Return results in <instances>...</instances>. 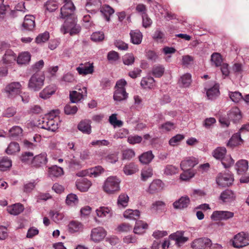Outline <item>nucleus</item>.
<instances>
[{
    "label": "nucleus",
    "instance_id": "obj_1",
    "mask_svg": "<svg viewBox=\"0 0 249 249\" xmlns=\"http://www.w3.org/2000/svg\"><path fill=\"white\" fill-rule=\"evenodd\" d=\"M81 29L80 26L77 24L76 17H70L65 19L61 27V31L63 34L69 33L71 36L78 34Z\"/></svg>",
    "mask_w": 249,
    "mask_h": 249
},
{
    "label": "nucleus",
    "instance_id": "obj_2",
    "mask_svg": "<svg viewBox=\"0 0 249 249\" xmlns=\"http://www.w3.org/2000/svg\"><path fill=\"white\" fill-rule=\"evenodd\" d=\"M58 117L51 114L46 115L39 120V127L52 132L55 131L58 128Z\"/></svg>",
    "mask_w": 249,
    "mask_h": 249
},
{
    "label": "nucleus",
    "instance_id": "obj_3",
    "mask_svg": "<svg viewBox=\"0 0 249 249\" xmlns=\"http://www.w3.org/2000/svg\"><path fill=\"white\" fill-rule=\"evenodd\" d=\"M120 180L116 177H108L104 182L103 190L108 194H113L120 190Z\"/></svg>",
    "mask_w": 249,
    "mask_h": 249
},
{
    "label": "nucleus",
    "instance_id": "obj_4",
    "mask_svg": "<svg viewBox=\"0 0 249 249\" xmlns=\"http://www.w3.org/2000/svg\"><path fill=\"white\" fill-rule=\"evenodd\" d=\"M45 75L42 72H36L30 77L28 87L34 91L39 90L43 86L45 81Z\"/></svg>",
    "mask_w": 249,
    "mask_h": 249
},
{
    "label": "nucleus",
    "instance_id": "obj_5",
    "mask_svg": "<svg viewBox=\"0 0 249 249\" xmlns=\"http://www.w3.org/2000/svg\"><path fill=\"white\" fill-rule=\"evenodd\" d=\"M64 5L61 8V18L63 19L71 17H76L74 14L75 7L72 0H63Z\"/></svg>",
    "mask_w": 249,
    "mask_h": 249
},
{
    "label": "nucleus",
    "instance_id": "obj_6",
    "mask_svg": "<svg viewBox=\"0 0 249 249\" xmlns=\"http://www.w3.org/2000/svg\"><path fill=\"white\" fill-rule=\"evenodd\" d=\"M123 215L126 218L137 220L139 218L140 212L137 210H133L131 209H127L124 211ZM133 231L135 234H140V228L138 221L136 222Z\"/></svg>",
    "mask_w": 249,
    "mask_h": 249
},
{
    "label": "nucleus",
    "instance_id": "obj_7",
    "mask_svg": "<svg viewBox=\"0 0 249 249\" xmlns=\"http://www.w3.org/2000/svg\"><path fill=\"white\" fill-rule=\"evenodd\" d=\"M231 242L232 246L236 248H242L249 244V240L244 232L235 235Z\"/></svg>",
    "mask_w": 249,
    "mask_h": 249
},
{
    "label": "nucleus",
    "instance_id": "obj_8",
    "mask_svg": "<svg viewBox=\"0 0 249 249\" xmlns=\"http://www.w3.org/2000/svg\"><path fill=\"white\" fill-rule=\"evenodd\" d=\"M107 235V231L102 227L93 228L91 231L90 239L95 243L102 241Z\"/></svg>",
    "mask_w": 249,
    "mask_h": 249
},
{
    "label": "nucleus",
    "instance_id": "obj_9",
    "mask_svg": "<svg viewBox=\"0 0 249 249\" xmlns=\"http://www.w3.org/2000/svg\"><path fill=\"white\" fill-rule=\"evenodd\" d=\"M78 91H72L70 92V98L72 103H77L87 96V88L82 87L81 88H76Z\"/></svg>",
    "mask_w": 249,
    "mask_h": 249
},
{
    "label": "nucleus",
    "instance_id": "obj_10",
    "mask_svg": "<svg viewBox=\"0 0 249 249\" xmlns=\"http://www.w3.org/2000/svg\"><path fill=\"white\" fill-rule=\"evenodd\" d=\"M211 245L212 241L209 238L202 237L194 240L191 244V247L193 249H205Z\"/></svg>",
    "mask_w": 249,
    "mask_h": 249
},
{
    "label": "nucleus",
    "instance_id": "obj_11",
    "mask_svg": "<svg viewBox=\"0 0 249 249\" xmlns=\"http://www.w3.org/2000/svg\"><path fill=\"white\" fill-rule=\"evenodd\" d=\"M21 85L19 82H12L8 85L5 88V91L8 94L9 98H14L18 95L20 91Z\"/></svg>",
    "mask_w": 249,
    "mask_h": 249
},
{
    "label": "nucleus",
    "instance_id": "obj_12",
    "mask_svg": "<svg viewBox=\"0 0 249 249\" xmlns=\"http://www.w3.org/2000/svg\"><path fill=\"white\" fill-rule=\"evenodd\" d=\"M234 216V213L230 211H215L211 216L212 219L213 220H227Z\"/></svg>",
    "mask_w": 249,
    "mask_h": 249
},
{
    "label": "nucleus",
    "instance_id": "obj_13",
    "mask_svg": "<svg viewBox=\"0 0 249 249\" xmlns=\"http://www.w3.org/2000/svg\"><path fill=\"white\" fill-rule=\"evenodd\" d=\"M233 181L232 176L229 174L220 173L216 178L217 183L222 187H226L231 185Z\"/></svg>",
    "mask_w": 249,
    "mask_h": 249
},
{
    "label": "nucleus",
    "instance_id": "obj_14",
    "mask_svg": "<svg viewBox=\"0 0 249 249\" xmlns=\"http://www.w3.org/2000/svg\"><path fill=\"white\" fill-rule=\"evenodd\" d=\"M48 161L47 154L42 153L34 157L32 159V167L38 168L45 165Z\"/></svg>",
    "mask_w": 249,
    "mask_h": 249
},
{
    "label": "nucleus",
    "instance_id": "obj_15",
    "mask_svg": "<svg viewBox=\"0 0 249 249\" xmlns=\"http://www.w3.org/2000/svg\"><path fill=\"white\" fill-rule=\"evenodd\" d=\"M164 188V184L161 180L155 179L150 184L147 192L151 194H154L161 191Z\"/></svg>",
    "mask_w": 249,
    "mask_h": 249
},
{
    "label": "nucleus",
    "instance_id": "obj_16",
    "mask_svg": "<svg viewBox=\"0 0 249 249\" xmlns=\"http://www.w3.org/2000/svg\"><path fill=\"white\" fill-rule=\"evenodd\" d=\"M57 87L54 84L50 85L46 87L40 93L39 97L43 99H47L54 94Z\"/></svg>",
    "mask_w": 249,
    "mask_h": 249
},
{
    "label": "nucleus",
    "instance_id": "obj_17",
    "mask_svg": "<svg viewBox=\"0 0 249 249\" xmlns=\"http://www.w3.org/2000/svg\"><path fill=\"white\" fill-rule=\"evenodd\" d=\"M35 17L33 15H26L22 27L26 30L32 31L35 28Z\"/></svg>",
    "mask_w": 249,
    "mask_h": 249
},
{
    "label": "nucleus",
    "instance_id": "obj_18",
    "mask_svg": "<svg viewBox=\"0 0 249 249\" xmlns=\"http://www.w3.org/2000/svg\"><path fill=\"white\" fill-rule=\"evenodd\" d=\"M17 60V56L15 53L11 50H7L2 56L1 62L4 64H11Z\"/></svg>",
    "mask_w": 249,
    "mask_h": 249
},
{
    "label": "nucleus",
    "instance_id": "obj_19",
    "mask_svg": "<svg viewBox=\"0 0 249 249\" xmlns=\"http://www.w3.org/2000/svg\"><path fill=\"white\" fill-rule=\"evenodd\" d=\"M227 115L229 119L234 123L239 121L242 118L241 112L239 108L236 107H232L229 111Z\"/></svg>",
    "mask_w": 249,
    "mask_h": 249
},
{
    "label": "nucleus",
    "instance_id": "obj_20",
    "mask_svg": "<svg viewBox=\"0 0 249 249\" xmlns=\"http://www.w3.org/2000/svg\"><path fill=\"white\" fill-rule=\"evenodd\" d=\"M197 163L198 161L195 158H189L181 162L180 168L182 170H192V168Z\"/></svg>",
    "mask_w": 249,
    "mask_h": 249
},
{
    "label": "nucleus",
    "instance_id": "obj_21",
    "mask_svg": "<svg viewBox=\"0 0 249 249\" xmlns=\"http://www.w3.org/2000/svg\"><path fill=\"white\" fill-rule=\"evenodd\" d=\"M190 200L188 196H182L178 200L174 202L173 207L176 209H182L187 208L189 205Z\"/></svg>",
    "mask_w": 249,
    "mask_h": 249
},
{
    "label": "nucleus",
    "instance_id": "obj_22",
    "mask_svg": "<svg viewBox=\"0 0 249 249\" xmlns=\"http://www.w3.org/2000/svg\"><path fill=\"white\" fill-rule=\"evenodd\" d=\"M76 70L79 74L85 75L88 74H91L94 71L93 66L92 64H81L76 68Z\"/></svg>",
    "mask_w": 249,
    "mask_h": 249
},
{
    "label": "nucleus",
    "instance_id": "obj_23",
    "mask_svg": "<svg viewBox=\"0 0 249 249\" xmlns=\"http://www.w3.org/2000/svg\"><path fill=\"white\" fill-rule=\"evenodd\" d=\"M99 156L102 160L111 163H115L118 160V154L116 153L107 155L105 151H102L99 153Z\"/></svg>",
    "mask_w": 249,
    "mask_h": 249
},
{
    "label": "nucleus",
    "instance_id": "obj_24",
    "mask_svg": "<svg viewBox=\"0 0 249 249\" xmlns=\"http://www.w3.org/2000/svg\"><path fill=\"white\" fill-rule=\"evenodd\" d=\"M91 185V182L86 178H83L76 182L77 188L81 192H86Z\"/></svg>",
    "mask_w": 249,
    "mask_h": 249
},
{
    "label": "nucleus",
    "instance_id": "obj_25",
    "mask_svg": "<svg viewBox=\"0 0 249 249\" xmlns=\"http://www.w3.org/2000/svg\"><path fill=\"white\" fill-rule=\"evenodd\" d=\"M64 160L71 169H78L80 167V161L74 159V156L73 154L71 155L70 157L69 156L65 157Z\"/></svg>",
    "mask_w": 249,
    "mask_h": 249
},
{
    "label": "nucleus",
    "instance_id": "obj_26",
    "mask_svg": "<svg viewBox=\"0 0 249 249\" xmlns=\"http://www.w3.org/2000/svg\"><path fill=\"white\" fill-rule=\"evenodd\" d=\"M128 97V93L125 89H116L113 95V99L115 101H121Z\"/></svg>",
    "mask_w": 249,
    "mask_h": 249
},
{
    "label": "nucleus",
    "instance_id": "obj_27",
    "mask_svg": "<svg viewBox=\"0 0 249 249\" xmlns=\"http://www.w3.org/2000/svg\"><path fill=\"white\" fill-rule=\"evenodd\" d=\"M83 229V225L77 221H71L68 225V230L71 233L80 232L82 231Z\"/></svg>",
    "mask_w": 249,
    "mask_h": 249
},
{
    "label": "nucleus",
    "instance_id": "obj_28",
    "mask_svg": "<svg viewBox=\"0 0 249 249\" xmlns=\"http://www.w3.org/2000/svg\"><path fill=\"white\" fill-rule=\"evenodd\" d=\"M146 7L143 4H141V15L142 18V26L144 28L150 27L152 23V21L145 13Z\"/></svg>",
    "mask_w": 249,
    "mask_h": 249
},
{
    "label": "nucleus",
    "instance_id": "obj_29",
    "mask_svg": "<svg viewBox=\"0 0 249 249\" xmlns=\"http://www.w3.org/2000/svg\"><path fill=\"white\" fill-rule=\"evenodd\" d=\"M78 128L84 133L89 134L91 133L90 121L89 120H83L80 122L78 125Z\"/></svg>",
    "mask_w": 249,
    "mask_h": 249
},
{
    "label": "nucleus",
    "instance_id": "obj_30",
    "mask_svg": "<svg viewBox=\"0 0 249 249\" xmlns=\"http://www.w3.org/2000/svg\"><path fill=\"white\" fill-rule=\"evenodd\" d=\"M31 60V54L29 53L24 52L20 53L17 58V63L20 65L27 64Z\"/></svg>",
    "mask_w": 249,
    "mask_h": 249
},
{
    "label": "nucleus",
    "instance_id": "obj_31",
    "mask_svg": "<svg viewBox=\"0 0 249 249\" xmlns=\"http://www.w3.org/2000/svg\"><path fill=\"white\" fill-rule=\"evenodd\" d=\"M64 173L63 168L57 165H54L50 167L48 170V174L50 177H58Z\"/></svg>",
    "mask_w": 249,
    "mask_h": 249
},
{
    "label": "nucleus",
    "instance_id": "obj_32",
    "mask_svg": "<svg viewBox=\"0 0 249 249\" xmlns=\"http://www.w3.org/2000/svg\"><path fill=\"white\" fill-rule=\"evenodd\" d=\"M24 210L23 206L19 203L15 204L8 207L7 211L11 214L18 215L21 213Z\"/></svg>",
    "mask_w": 249,
    "mask_h": 249
},
{
    "label": "nucleus",
    "instance_id": "obj_33",
    "mask_svg": "<svg viewBox=\"0 0 249 249\" xmlns=\"http://www.w3.org/2000/svg\"><path fill=\"white\" fill-rule=\"evenodd\" d=\"M100 11L107 21H110V17L114 13V9L108 5H103L101 7Z\"/></svg>",
    "mask_w": 249,
    "mask_h": 249
},
{
    "label": "nucleus",
    "instance_id": "obj_34",
    "mask_svg": "<svg viewBox=\"0 0 249 249\" xmlns=\"http://www.w3.org/2000/svg\"><path fill=\"white\" fill-rule=\"evenodd\" d=\"M248 162L246 160H242L238 161L236 164V169L239 174H242L247 171L248 169Z\"/></svg>",
    "mask_w": 249,
    "mask_h": 249
},
{
    "label": "nucleus",
    "instance_id": "obj_35",
    "mask_svg": "<svg viewBox=\"0 0 249 249\" xmlns=\"http://www.w3.org/2000/svg\"><path fill=\"white\" fill-rule=\"evenodd\" d=\"M101 6L100 0H87L86 3V7L87 8H90L93 7V8L90 9L91 11L90 13H96L99 7Z\"/></svg>",
    "mask_w": 249,
    "mask_h": 249
},
{
    "label": "nucleus",
    "instance_id": "obj_36",
    "mask_svg": "<svg viewBox=\"0 0 249 249\" xmlns=\"http://www.w3.org/2000/svg\"><path fill=\"white\" fill-rule=\"evenodd\" d=\"M34 158V154L30 152H25L22 153L20 159L22 163L32 165V159Z\"/></svg>",
    "mask_w": 249,
    "mask_h": 249
},
{
    "label": "nucleus",
    "instance_id": "obj_37",
    "mask_svg": "<svg viewBox=\"0 0 249 249\" xmlns=\"http://www.w3.org/2000/svg\"><path fill=\"white\" fill-rule=\"evenodd\" d=\"M243 142L241 138L240 132L234 134L230 139L228 144L231 146H236L241 144Z\"/></svg>",
    "mask_w": 249,
    "mask_h": 249
},
{
    "label": "nucleus",
    "instance_id": "obj_38",
    "mask_svg": "<svg viewBox=\"0 0 249 249\" xmlns=\"http://www.w3.org/2000/svg\"><path fill=\"white\" fill-rule=\"evenodd\" d=\"M227 150L224 147H218L216 148L212 153L213 157L216 159L221 160L226 155Z\"/></svg>",
    "mask_w": 249,
    "mask_h": 249
},
{
    "label": "nucleus",
    "instance_id": "obj_39",
    "mask_svg": "<svg viewBox=\"0 0 249 249\" xmlns=\"http://www.w3.org/2000/svg\"><path fill=\"white\" fill-rule=\"evenodd\" d=\"M44 6L48 12H53L58 8V4L55 0H49L45 2Z\"/></svg>",
    "mask_w": 249,
    "mask_h": 249
},
{
    "label": "nucleus",
    "instance_id": "obj_40",
    "mask_svg": "<svg viewBox=\"0 0 249 249\" xmlns=\"http://www.w3.org/2000/svg\"><path fill=\"white\" fill-rule=\"evenodd\" d=\"M22 129L18 126H14L9 131V136L15 139L21 136L22 134Z\"/></svg>",
    "mask_w": 249,
    "mask_h": 249
},
{
    "label": "nucleus",
    "instance_id": "obj_41",
    "mask_svg": "<svg viewBox=\"0 0 249 249\" xmlns=\"http://www.w3.org/2000/svg\"><path fill=\"white\" fill-rule=\"evenodd\" d=\"M20 151L19 144L17 142H11L5 150L6 153L8 155H12Z\"/></svg>",
    "mask_w": 249,
    "mask_h": 249
},
{
    "label": "nucleus",
    "instance_id": "obj_42",
    "mask_svg": "<svg viewBox=\"0 0 249 249\" xmlns=\"http://www.w3.org/2000/svg\"><path fill=\"white\" fill-rule=\"evenodd\" d=\"M12 165L11 160L7 157H2L0 159V170L5 171Z\"/></svg>",
    "mask_w": 249,
    "mask_h": 249
},
{
    "label": "nucleus",
    "instance_id": "obj_43",
    "mask_svg": "<svg viewBox=\"0 0 249 249\" xmlns=\"http://www.w3.org/2000/svg\"><path fill=\"white\" fill-rule=\"evenodd\" d=\"M154 158L152 151H148L141 154V163L148 164Z\"/></svg>",
    "mask_w": 249,
    "mask_h": 249
},
{
    "label": "nucleus",
    "instance_id": "obj_44",
    "mask_svg": "<svg viewBox=\"0 0 249 249\" xmlns=\"http://www.w3.org/2000/svg\"><path fill=\"white\" fill-rule=\"evenodd\" d=\"M110 209L106 207H100L96 210L97 215L99 217L110 216Z\"/></svg>",
    "mask_w": 249,
    "mask_h": 249
},
{
    "label": "nucleus",
    "instance_id": "obj_45",
    "mask_svg": "<svg viewBox=\"0 0 249 249\" xmlns=\"http://www.w3.org/2000/svg\"><path fill=\"white\" fill-rule=\"evenodd\" d=\"M153 175L152 169L149 166H145L141 172V180L146 181Z\"/></svg>",
    "mask_w": 249,
    "mask_h": 249
},
{
    "label": "nucleus",
    "instance_id": "obj_46",
    "mask_svg": "<svg viewBox=\"0 0 249 249\" xmlns=\"http://www.w3.org/2000/svg\"><path fill=\"white\" fill-rule=\"evenodd\" d=\"M131 42L135 44L140 43V31L139 30H131L130 33Z\"/></svg>",
    "mask_w": 249,
    "mask_h": 249
},
{
    "label": "nucleus",
    "instance_id": "obj_47",
    "mask_svg": "<svg viewBox=\"0 0 249 249\" xmlns=\"http://www.w3.org/2000/svg\"><path fill=\"white\" fill-rule=\"evenodd\" d=\"M192 81L191 75L189 73H186L182 75L179 80L178 83L181 84L183 87H188Z\"/></svg>",
    "mask_w": 249,
    "mask_h": 249
},
{
    "label": "nucleus",
    "instance_id": "obj_48",
    "mask_svg": "<svg viewBox=\"0 0 249 249\" xmlns=\"http://www.w3.org/2000/svg\"><path fill=\"white\" fill-rule=\"evenodd\" d=\"M138 171V168L133 163L126 165L124 168V172L126 175H130Z\"/></svg>",
    "mask_w": 249,
    "mask_h": 249
},
{
    "label": "nucleus",
    "instance_id": "obj_49",
    "mask_svg": "<svg viewBox=\"0 0 249 249\" xmlns=\"http://www.w3.org/2000/svg\"><path fill=\"white\" fill-rule=\"evenodd\" d=\"M155 80L152 77H143L141 80V86L144 88H152L154 86Z\"/></svg>",
    "mask_w": 249,
    "mask_h": 249
},
{
    "label": "nucleus",
    "instance_id": "obj_50",
    "mask_svg": "<svg viewBox=\"0 0 249 249\" xmlns=\"http://www.w3.org/2000/svg\"><path fill=\"white\" fill-rule=\"evenodd\" d=\"M220 197L224 202H228L232 199L234 196L232 191L226 190L221 193Z\"/></svg>",
    "mask_w": 249,
    "mask_h": 249
},
{
    "label": "nucleus",
    "instance_id": "obj_51",
    "mask_svg": "<svg viewBox=\"0 0 249 249\" xmlns=\"http://www.w3.org/2000/svg\"><path fill=\"white\" fill-rule=\"evenodd\" d=\"M129 201V197L125 194H121L118 198V205L119 207L122 206L124 208L127 206Z\"/></svg>",
    "mask_w": 249,
    "mask_h": 249
},
{
    "label": "nucleus",
    "instance_id": "obj_52",
    "mask_svg": "<svg viewBox=\"0 0 249 249\" xmlns=\"http://www.w3.org/2000/svg\"><path fill=\"white\" fill-rule=\"evenodd\" d=\"M219 93L218 86L216 85L213 86L212 88L207 90V95L209 99H213L217 96Z\"/></svg>",
    "mask_w": 249,
    "mask_h": 249
},
{
    "label": "nucleus",
    "instance_id": "obj_53",
    "mask_svg": "<svg viewBox=\"0 0 249 249\" xmlns=\"http://www.w3.org/2000/svg\"><path fill=\"white\" fill-rule=\"evenodd\" d=\"M229 96L232 101L235 103H239L243 98L242 94L238 91H230L229 93Z\"/></svg>",
    "mask_w": 249,
    "mask_h": 249
},
{
    "label": "nucleus",
    "instance_id": "obj_54",
    "mask_svg": "<svg viewBox=\"0 0 249 249\" xmlns=\"http://www.w3.org/2000/svg\"><path fill=\"white\" fill-rule=\"evenodd\" d=\"M66 203L69 205H75L78 203V199L77 196L73 194L68 195L66 197Z\"/></svg>",
    "mask_w": 249,
    "mask_h": 249
},
{
    "label": "nucleus",
    "instance_id": "obj_55",
    "mask_svg": "<svg viewBox=\"0 0 249 249\" xmlns=\"http://www.w3.org/2000/svg\"><path fill=\"white\" fill-rule=\"evenodd\" d=\"M37 182L36 180H32L24 183L23 186V191L25 193H30L34 189Z\"/></svg>",
    "mask_w": 249,
    "mask_h": 249
},
{
    "label": "nucleus",
    "instance_id": "obj_56",
    "mask_svg": "<svg viewBox=\"0 0 249 249\" xmlns=\"http://www.w3.org/2000/svg\"><path fill=\"white\" fill-rule=\"evenodd\" d=\"M221 163L226 168H229L232 166L234 163V160L232 159L231 156L225 155L224 157L221 160Z\"/></svg>",
    "mask_w": 249,
    "mask_h": 249
},
{
    "label": "nucleus",
    "instance_id": "obj_57",
    "mask_svg": "<svg viewBox=\"0 0 249 249\" xmlns=\"http://www.w3.org/2000/svg\"><path fill=\"white\" fill-rule=\"evenodd\" d=\"M104 168L101 166H97L89 169V174L90 177H96L104 172Z\"/></svg>",
    "mask_w": 249,
    "mask_h": 249
},
{
    "label": "nucleus",
    "instance_id": "obj_58",
    "mask_svg": "<svg viewBox=\"0 0 249 249\" xmlns=\"http://www.w3.org/2000/svg\"><path fill=\"white\" fill-rule=\"evenodd\" d=\"M50 38V34L48 32H45L43 33L40 34L36 38V42L37 43H44Z\"/></svg>",
    "mask_w": 249,
    "mask_h": 249
},
{
    "label": "nucleus",
    "instance_id": "obj_59",
    "mask_svg": "<svg viewBox=\"0 0 249 249\" xmlns=\"http://www.w3.org/2000/svg\"><path fill=\"white\" fill-rule=\"evenodd\" d=\"M211 61L216 67L221 65L222 60L221 55L218 53H213L211 55Z\"/></svg>",
    "mask_w": 249,
    "mask_h": 249
},
{
    "label": "nucleus",
    "instance_id": "obj_60",
    "mask_svg": "<svg viewBox=\"0 0 249 249\" xmlns=\"http://www.w3.org/2000/svg\"><path fill=\"white\" fill-rule=\"evenodd\" d=\"M78 110V107L75 106L66 105L64 107V112L67 115H74Z\"/></svg>",
    "mask_w": 249,
    "mask_h": 249
},
{
    "label": "nucleus",
    "instance_id": "obj_61",
    "mask_svg": "<svg viewBox=\"0 0 249 249\" xmlns=\"http://www.w3.org/2000/svg\"><path fill=\"white\" fill-rule=\"evenodd\" d=\"M135 58L132 53H126L123 57V63L125 65H131L134 62Z\"/></svg>",
    "mask_w": 249,
    "mask_h": 249
},
{
    "label": "nucleus",
    "instance_id": "obj_62",
    "mask_svg": "<svg viewBox=\"0 0 249 249\" xmlns=\"http://www.w3.org/2000/svg\"><path fill=\"white\" fill-rule=\"evenodd\" d=\"M132 229V226L128 223H123L119 225L116 229L120 232H128Z\"/></svg>",
    "mask_w": 249,
    "mask_h": 249
},
{
    "label": "nucleus",
    "instance_id": "obj_63",
    "mask_svg": "<svg viewBox=\"0 0 249 249\" xmlns=\"http://www.w3.org/2000/svg\"><path fill=\"white\" fill-rule=\"evenodd\" d=\"M165 203L162 201H156L153 202L151 206V209L158 211L160 210H162L165 207Z\"/></svg>",
    "mask_w": 249,
    "mask_h": 249
},
{
    "label": "nucleus",
    "instance_id": "obj_64",
    "mask_svg": "<svg viewBox=\"0 0 249 249\" xmlns=\"http://www.w3.org/2000/svg\"><path fill=\"white\" fill-rule=\"evenodd\" d=\"M178 169L173 165L166 166L164 173L167 175H172L178 173Z\"/></svg>",
    "mask_w": 249,
    "mask_h": 249
}]
</instances>
